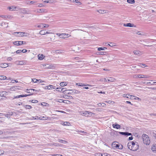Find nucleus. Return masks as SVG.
Here are the masks:
<instances>
[{"instance_id":"obj_32","label":"nucleus","mask_w":156,"mask_h":156,"mask_svg":"<svg viewBox=\"0 0 156 156\" xmlns=\"http://www.w3.org/2000/svg\"><path fill=\"white\" fill-rule=\"evenodd\" d=\"M48 117L47 116H41V120H47L48 119Z\"/></svg>"},{"instance_id":"obj_12","label":"nucleus","mask_w":156,"mask_h":156,"mask_svg":"<svg viewBox=\"0 0 156 156\" xmlns=\"http://www.w3.org/2000/svg\"><path fill=\"white\" fill-rule=\"evenodd\" d=\"M19 89L17 86L12 87H11L9 89L11 91H16Z\"/></svg>"},{"instance_id":"obj_4","label":"nucleus","mask_w":156,"mask_h":156,"mask_svg":"<svg viewBox=\"0 0 156 156\" xmlns=\"http://www.w3.org/2000/svg\"><path fill=\"white\" fill-rule=\"evenodd\" d=\"M60 38H65L68 37L70 36V35H69L68 34H59L57 33L56 34Z\"/></svg>"},{"instance_id":"obj_5","label":"nucleus","mask_w":156,"mask_h":156,"mask_svg":"<svg viewBox=\"0 0 156 156\" xmlns=\"http://www.w3.org/2000/svg\"><path fill=\"white\" fill-rule=\"evenodd\" d=\"M45 69H51L53 67L52 65L46 64L42 65Z\"/></svg>"},{"instance_id":"obj_41","label":"nucleus","mask_w":156,"mask_h":156,"mask_svg":"<svg viewBox=\"0 0 156 156\" xmlns=\"http://www.w3.org/2000/svg\"><path fill=\"white\" fill-rule=\"evenodd\" d=\"M53 145L56 146H61L62 145L61 144H59L58 143H54L53 144Z\"/></svg>"},{"instance_id":"obj_11","label":"nucleus","mask_w":156,"mask_h":156,"mask_svg":"<svg viewBox=\"0 0 156 156\" xmlns=\"http://www.w3.org/2000/svg\"><path fill=\"white\" fill-rule=\"evenodd\" d=\"M136 77H138L140 78H147L149 77V76H145L144 75H137L135 76Z\"/></svg>"},{"instance_id":"obj_29","label":"nucleus","mask_w":156,"mask_h":156,"mask_svg":"<svg viewBox=\"0 0 156 156\" xmlns=\"http://www.w3.org/2000/svg\"><path fill=\"white\" fill-rule=\"evenodd\" d=\"M7 92L6 91H1L0 92V95L1 96H3L5 95H6Z\"/></svg>"},{"instance_id":"obj_52","label":"nucleus","mask_w":156,"mask_h":156,"mask_svg":"<svg viewBox=\"0 0 156 156\" xmlns=\"http://www.w3.org/2000/svg\"><path fill=\"white\" fill-rule=\"evenodd\" d=\"M4 153V151L2 150H0V155H3Z\"/></svg>"},{"instance_id":"obj_17","label":"nucleus","mask_w":156,"mask_h":156,"mask_svg":"<svg viewBox=\"0 0 156 156\" xmlns=\"http://www.w3.org/2000/svg\"><path fill=\"white\" fill-rule=\"evenodd\" d=\"M70 91H72L73 94H79L80 93V91L77 90H69Z\"/></svg>"},{"instance_id":"obj_28","label":"nucleus","mask_w":156,"mask_h":156,"mask_svg":"<svg viewBox=\"0 0 156 156\" xmlns=\"http://www.w3.org/2000/svg\"><path fill=\"white\" fill-rule=\"evenodd\" d=\"M63 97L65 99H72L73 98V97L71 96L66 95H65Z\"/></svg>"},{"instance_id":"obj_20","label":"nucleus","mask_w":156,"mask_h":156,"mask_svg":"<svg viewBox=\"0 0 156 156\" xmlns=\"http://www.w3.org/2000/svg\"><path fill=\"white\" fill-rule=\"evenodd\" d=\"M151 150L153 152L156 153V144L152 145Z\"/></svg>"},{"instance_id":"obj_9","label":"nucleus","mask_w":156,"mask_h":156,"mask_svg":"<svg viewBox=\"0 0 156 156\" xmlns=\"http://www.w3.org/2000/svg\"><path fill=\"white\" fill-rule=\"evenodd\" d=\"M119 133L121 135L124 136H130L132 135V133H129L127 132H119Z\"/></svg>"},{"instance_id":"obj_50","label":"nucleus","mask_w":156,"mask_h":156,"mask_svg":"<svg viewBox=\"0 0 156 156\" xmlns=\"http://www.w3.org/2000/svg\"><path fill=\"white\" fill-rule=\"evenodd\" d=\"M37 81L38 80L35 78L32 79V81L34 83H36Z\"/></svg>"},{"instance_id":"obj_35","label":"nucleus","mask_w":156,"mask_h":156,"mask_svg":"<svg viewBox=\"0 0 156 156\" xmlns=\"http://www.w3.org/2000/svg\"><path fill=\"white\" fill-rule=\"evenodd\" d=\"M76 85L79 86H85V84L81 83H76Z\"/></svg>"},{"instance_id":"obj_49","label":"nucleus","mask_w":156,"mask_h":156,"mask_svg":"<svg viewBox=\"0 0 156 156\" xmlns=\"http://www.w3.org/2000/svg\"><path fill=\"white\" fill-rule=\"evenodd\" d=\"M120 125L118 124H116V126H115V128L117 129H120Z\"/></svg>"},{"instance_id":"obj_7","label":"nucleus","mask_w":156,"mask_h":156,"mask_svg":"<svg viewBox=\"0 0 156 156\" xmlns=\"http://www.w3.org/2000/svg\"><path fill=\"white\" fill-rule=\"evenodd\" d=\"M122 96L124 98L126 97L127 98H129L130 99H133V98L134 97V95L127 94H124L122 95Z\"/></svg>"},{"instance_id":"obj_44","label":"nucleus","mask_w":156,"mask_h":156,"mask_svg":"<svg viewBox=\"0 0 156 156\" xmlns=\"http://www.w3.org/2000/svg\"><path fill=\"white\" fill-rule=\"evenodd\" d=\"M34 120H36V119H37V120L40 119V120H41V116H35V117H34Z\"/></svg>"},{"instance_id":"obj_33","label":"nucleus","mask_w":156,"mask_h":156,"mask_svg":"<svg viewBox=\"0 0 156 156\" xmlns=\"http://www.w3.org/2000/svg\"><path fill=\"white\" fill-rule=\"evenodd\" d=\"M49 90H52L55 88V87L51 85H49L48 86Z\"/></svg>"},{"instance_id":"obj_42","label":"nucleus","mask_w":156,"mask_h":156,"mask_svg":"<svg viewBox=\"0 0 156 156\" xmlns=\"http://www.w3.org/2000/svg\"><path fill=\"white\" fill-rule=\"evenodd\" d=\"M30 102H31L32 103H37L38 102V101L36 100H32L31 101L30 100Z\"/></svg>"},{"instance_id":"obj_22","label":"nucleus","mask_w":156,"mask_h":156,"mask_svg":"<svg viewBox=\"0 0 156 156\" xmlns=\"http://www.w3.org/2000/svg\"><path fill=\"white\" fill-rule=\"evenodd\" d=\"M44 56L42 54H39L38 55V58L39 60H42L44 58Z\"/></svg>"},{"instance_id":"obj_30","label":"nucleus","mask_w":156,"mask_h":156,"mask_svg":"<svg viewBox=\"0 0 156 156\" xmlns=\"http://www.w3.org/2000/svg\"><path fill=\"white\" fill-rule=\"evenodd\" d=\"M0 25L2 26H3L4 25H6L5 27L6 28L8 26L7 24L6 23L3 22H2L1 23H0Z\"/></svg>"},{"instance_id":"obj_60","label":"nucleus","mask_w":156,"mask_h":156,"mask_svg":"<svg viewBox=\"0 0 156 156\" xmlns=\"http://www.w3.org/2000/svg\"><path fill=\"white\" fill-rule=\"evenodd\" d=\"M7 59L8 61H11L12 60V58L11 57H9L7 58Z\"/></svg>"},{"instance_id":"obj_25","label":"nucleus","mask_w":156,"mask_h":156,"mask_svg":"<svg viewBox=\"0 0 156 156\" xmlns=\"http://www.w3.org/2000/svg\"><path fill=\"white\" fill-rule=\"evenodd\" d=\"M8 65V64L6 63H4L0 64V67L1 68H6L8 66H7Z\"/></svg>"},{"instance_id":"obj_48","label":"nucleus","mask_w":156,"mask_h":156,"mask_svg":"<svg viewBox=\"0 0 156 156\" xmlns=\"http://www.w3.org/2000/svg\"><path fill=\"white\" fill-rule=\"evenodd\" d=\"M133 99L141 100V99L140 98L135 96H134V97H133Z\"/></svg>"},{"instance_id":"obj_62","label":"nucleus","mask_w":156,"mask_h":156,"mask_svg":"<svg viewBox=\"0 0 156 156\" xmlns=\"http://www.w3.org/2000/svg\"><path fill=\"white\" fill-rule=\"evenodd\" d=\"M21 51L23 53H25L27 51V50L25 49H23L21 50Z\"/></svg>"},{"instance_id":"obj_2","label":"nucleus","mask_w":156,"mask_h":156,"mask_svg":"<svg viewBox=\"0 0 156 156\" xmlns=\"http://www.w3.org/2000/svg\"><path fill=\"white\" fill-rule=\"evenodd\" d=\"M144 142L146 145H149L150 142V140L148 136L146 134H143L142 136Z\"/></svg>"},{"instance_id":"obj_26","label":"nucleus","mask_w":156,"mask_h":156,"mask_svg":"<svg viewBox=\"0 0 156 156\" xmlns=\"http://www.w3.org/2000/svg\"><path fill=\"white\" fill-rule=\"evenodd\" d=\"M126 27H135L136 26H135L133 24L131 23H129L126 24Z\"/></svg>"},{"instance_id":"obj_47","label":"nucleus","mask_w":156,"mask_h":156,"mask_svg":"<svg viewBox=\"0 0 156 156\" xmlns=\"http://www.w3.org/2000/svg\"><path fill=\"white\" fill-rule=\"evenodd\" d=\"M14 44L16 45H19V41H15L13 43Z\"/></svg>"},{"instance_id":"obj_3","label":"nucleus","mask_w":156,"mask_h":156,"mask_svg":"<svg viewBox=\"0 0 156 156\" xmlns=\"http://www.w3.org/2000/svg\"><path fill=\"white\" fill-rule=\"evenodd\" d=\"M80 115L82 116L89 117L92 115L94 113L88 111H83L80 112Z\"/></svg>"},{"instance_id":"obj_36","label":"nucleus","mask_w":156,"mask_h":156,"mask_svg":"<svg viewBox=\"0 0 156 156\" xmlns=\"http://www.w3.org/2000/svg\"><path fill=\"white\" fill-rule=\"evenodd\" d=\"M45 30H42L40 31V34L41 35H44L45 34Z\"/></svg>"},{"instance_id":"obj_16","label":"nucleus","mask_w":156,"mask_h":156,"mask_svg":"<svg viewBox=\"0 0 156 156\" xmlns=\"http://www.w3.org/2000/svg\"><path fill=\"white\" fill-rule=\"evenodd\" d=\"M133 53L136 55H141V52L139 51L135 50L133 51Z\"/></svg>"},{"instance_id":"obj_40","label":"nucleus","mask_w":156,"mask_h":156,"mask_svg":"<svg viewBox=\"0 0 156 156\" xmlns=\"http://www.w3.org/2000/svg\"><path fill=\"white\" fill-rule=\"evenodd\" d=\"M127 2L129 3L133 4L135 2L134 0H127Z\"/></svg>"},{"instance_id":"obj_19","label":"nucleus","mask_w":156,"mask_h":156,"mask_svg":"<svg viewBox=\"0 0 156 156\" xmlns=\"http://www.w3.org/2000/svg\"><path fill=\"white\" fill-rule=\"evenodd\" d=\"M108 82H112L115 81V79L112 77H108L107 78Z\"/></svg>"},{"instance_id":"obj_8","label":"nucleus","mask_w":156,"mask_h":156,"mask_svg":"<svg viewBox=\"0 0 156 156\" xmlns=\"http://www.w3.org/2000/svg\"><path fill=\"white\" fill-rule=\"evenodd\" d=\"M0 17L6 19H11L13 18L12 16L10 15H0Z\"/></svg>"},{"instance_id":"obj_46","label":"nucleus","mask_w":156,"mask_h":156,"mask_svg":"<svg viewBox=\"0 0 156 156\" xmlns=\"http://www.w3.org/2000/svg\"><path fill=\"white\" fill-rule=\"evenodd\" d=\"M44 25V24H41L40 25L37 26V27H38L39 28L40 27L41 29H43Z\"/></svg>"},{"instance_id":"obj_56","label":"nucleus","mask_w":156,"mask_h":156,"mask_svg":"<svg viewBox=\"0 0 156 156\" xmlns=\"http://www.w3.org/2000/svg\"><path fill=\"white\" fill-rule=\"evenodd\" d=\"M22 95H18V96H17L14 97V98H22Z\"/></svg>"},{"instance_id":"obj_51","label":"nucleus","mask_w":156,"mask_h":156,"mask_svg":"<svg viewBox=\"0 0 156 156\" xmlns=\"http://www.w3.org/2000/svg\"><path fill=\"white\" fill-rule=\"evenodd\" d=\"M103 80H104V81L105 82H108V80H107V78H104V79H101L100 80L101 81H103Z\"/></svg>"},{"instance_id":"obj_1","label":"nucleus","mask_w":156,"mask_h":156,"mask_svg":"<svg viewBox=\"0 0 156 156\" xmlns=\"http://www.w3.org/2000/svg\"><path fill=\"white\" fill-rule=\"evenodd\" d=\"M127 146L128 148L133 151H136L139 148V146L137 142L130 141L128 143Z\"/></svg>"},{"instance_id":"obj_21","label":"nucleus","mask_w":156,"mask_h":156,"mask_svg":"<svg viewBox=\"0 0 156 156\" xmlns=\"http://www.w3.org/2000/svg\"><path fill=\"white\" fill-rule=\"evenodd\" d=\"M37 2L34 1H27L26 2V3L28 5H30V4H34L35 3H36Z\"/></svg>"},{"instance_id":"obj_34","label":"nucleus","mask_w":156,"mask_h":156,"mask_svg":"<svg viewBox=\"0 0 156 156\" xmlns=\"http://www.w3.org/2000/svg\"><path fill=\"white\" fill-rule=\"evenodd\" d=\"M70 1L72 2H75L76 3L78 4L79 5H81V2L79 1V0H70Z\"/></svg>"},{"instance_id":"obj_45","label":"nucleus","mask_w":156,"mask_h":156,"mask_svg":"<svg viewBox=\"0 0 156 156\" xmlns=\"http://www.w3.org/2000/svg\"><path fill=\"white\" fill-rule=\"evenodd\" d=\"M63 89H64L63 88H62V87H59L57 88H56V90H57V91H60V90H58V89H61L60 90L61 91H62Z\"/></svg>"},{"instance_id":"obj_10","label":"nucleus","mask_w":156,"mask_h":156,"mask_svg":"<svg viewBox=\"0 0 156 156\" xmlns=\"http://www.w3.org/2000/svg\"><path fill=\"white\" fill-rule=\"evenodd\" d=\"M16 7H15V6L14 5H12L11 6L8 7V9L10 11H15L16 10Z\"/></svg>"},{"instance_id":"obj_53","label":"nucleus","mask_w":156,"mask_h":156,"mask_svg":"<svg viewBox=\"0 0 156 156\" xmlns=\"http://www.w3.org/2000/svg\"><path fill=\"white\" fill-rule=\"evenodd\" d=\"M35 90L33 89H29V92L27 91V92L28 93H30V92H32V91H34Z\"/></svg>"},{"instance_id":"obj_38","label":"nucleus","mask_w":156,"mask_h":156,"mask_svg":"<svg viewBox=\"0 0 156 156\" xmlns=\"http://www.w3.org/2000/svg\"><path fill=\"white\" fill-rule=\"evenodd\" d=\"M98 12L100 13L103 14L105 13L106 11L105 10H99L98 11Z\"/></svg>"},{"instance_id":"obj_6","label":"nucleus","mask_w":156,"mask_h":156,"mask_svg":"<svg viewBox=\"0 0 156 156\" xmlns=\"http://www.w3.org/2000/svg\"><path fill=\"white\" fill-rule=\"evenodd\" d=\"M23 32H15L13 33V35L18 36L24 37Z\"/></svg>"},{"instance_id":"obj_39","label":"nucleus","mask_w":156,"mask_h":156,"mask_svg":"<svg viewBox=\"0 0 156 156\" xmlns=\"http://www.w3.org/2000/svg\"><path fill=\"white\" fill-rule=\"evenodd\" d=\"M54 52L57 54L60 53L62 52V51L60 50H56Z\"/></svg>"},{"instance_id":"obj_57","label":"nucleus","mask_w":156,"mask_h":156,"mask_svg":"<svg viewBox=\"0 0 156 156\" xmlns=\"http://www.w3.org/2000/svg\"><path fill=\"white\" fill-rule=\"evenodd\" d=\"M80 133H83V134H87V132H84V131H81V130H80Z\"/></svg>"},{"instance_id":"obj_18","label":"nucleus","mask_w":156,"mask_h":156,"mask_svg":"<svg viewBox=\"0 0 156 156\" xmlns=\"http://www.w3.org/2000/svg\"><path fill=\"white\" fill-rule=\"evenodd\" d=\"M15 63L17 65H24V62L23 61H16L15 62Z\"/></svg>"},{"instance_id":"obj_54","label":"nucleus","mask_w":156,"mask_h":156,"mask_svg":"<svg viewBox=\"0 0 156 156\" xmlns=\"http://www.w3.org/2000/svg\"><path fill=\"white\" fill-rule=\"evenodd\" d=\"M57 101L59 102H63L64 101H65L62 99H58V101Z\"/></svg>"},{"instance_id":"obj_14","label":"nucleus","mask_w":156,"mask_h":156,"mask_svg":"<svg viewBox=\"0 0 156 156\" xmlns=\"http://www.w3.org/2000/svg\"><path fill=\"white\" fill-rule=\"evenodd\" d=\"M112 147L114 149L119 148V145L118 144H116L115 142H113L112 144Z\"/></svg>"},{"instance_id":"obj_27","label":"nucleus","mask_w":156,"mask_h":156,"mask_svg":"<svg viewBox=\"0 0 156 156\" xmlns=\"http://www.w3.org/2000/svg\"><path fill=\"white\" fill-rule=\"evenodd\" d=\"M58 141L61 143H62L63 144H66L67 143V142L66 140H62L60 139H58Z\"/></svg>"},{"instance_id":"obj_63","label":"nucleus","mask_w":156,"mask_h":156,"mask_svg":"<svg viewBox=\"0 0 156 156\" xmlns=\"http://www.w3.org/2000/svg\"><path fill=\"white\" fill-rule=\"evenodd\" d=\"M105 52L104 51H101L100 52H99V55H104V53H105Z\"/></svg>"},{"instance_id":"obj_55","label":"nucleus","mask_w":156,"mask_h":156,"mask_svg":"<svg viewBox=\"0 0 156 156\" xmlns=\"http://www.w3.org/2000/svg\"><path fill=\"white\" fill-rule=\"evenodd\" d=\"M23 33L24 34H23V35H24V36L26 37L28 36L29 35V34L27 33L23 32Z\"/></svg>"},{"instance_id":"obj_58","label":"nucleus","mask_w":156,"mask_h":156,"mask_svg":"<svg viewBox=\"0 0 156 156\" xmlns=\"http://www.w3.org/2000/svg\"><path fill=\"white\" fill-rule=\"evenodd\" d=\"M43 28L45 27H49V25L47 24H44Z\"/></svg>"},{"instance_id":"obj_13","label":"nucleus","mask_w":156,"mask_h":156,"mask_svg":"<svg viewBox=\"0 0 156 156\" xmlns=\"http://www.w3.org/2000/svg\"><path fill=\"white\" fill-rule=\"evenodd\" d=\"M13 114V112H9L7 114L4 115L7 118H10V116L12 115Z\"/></svg>"},{"instance_id":"obj_37","label":"nucleus","mask_w":156,"mask_h":156,"mask_svg":"<svg viewBox=\"0 0 156 156\" xmlns=\"http://www.w3.org/2000/svg\"><path fill=\"white\" fill-rule=\"evenodd\" d=\"M6 78V77L4 76H0V80H5Z\"/></svg>"},{"instance_id":"obj_43","label":"nucleus","mask_w":156,"mask_h":156,"mask_svg":"<svg viewBox=\"0 0 156 156\" xmlns=\"http://www.w3.org/2000/svg\"><path fill=\"white\" fill-rule=\"evenodd\" d=\"M24 106L27 108L29 109V108H32V107L30 105H25Z\"/></svg>"},{"instance_id":"obj_23","label":"nucleus","mask_w":156,"mask_h":156,"mask_svg":"<svg viewBox=\"0 0 156 156\" xmlns=\"http://www.w3.org/2000/svg\"><path fill=\"white\" fill-rule=\"evenodd\" d=\"M151 135L156 140V131H154L151 133Z\"/></svg>"},{"instance_id":"obj_59","label":"nucleus","mask_w":156,"mask_h":156,"mask_svg":"<svg viewBox=\"0 0 156 156\" xmlns=\"http://www.w3.org/2000/svg\"><path fill=\"white\" fill-rule=\"evenodd\" d=\"M21 52H22L21 50H18L16 51V53L17 54L20 53Z\"/></svg>"},{"instance_id":"obj_61","label":"nucleus","mask_w":156,"mask_h":156,"mask_svg":"<svg viewBox=\"0 0 156 156\" xmlns=\"http://www.w3.org/2000/svg\"><path fill=\"white\" fill-rule=\"evenodd\" d=\"M52 156H62V155H60V154H55L53 155H52Z\"/></svg>"},{"instance_id":"obj_31","label":"nucleus","mask_w":156,"mask_h":156,"mask_svg":"<svg viewBox=\"0 0 156 156\" xmlns=\"http://www.w3.org/2000/svg\"><path fill=\"white\" fill-rule=\"evenodd\" d=\"M61 124L64 126H69L70 123L69 122H62V123H61Z\"/></svg>"},{"instance_id":"obj_64","label":"nucleus","mask_w":156,"mask_h":156,"mask_svg":"<svg viewBox=\"0 0 156 156\" xmlns=\"http://www.w3.org/2000/svg\"><path fill=\"white\" fill-rule=\"evenodd\" d=\"M101 154V153H98L95 154V155L96 156H100Z\"/></svg>"},{"instance_id":"obj_24","label":"nucleus","mask_w":156,"mask_h":156,"mask_svg":"<svg viewBox=\"0 0 156 156\" xmlns=\"http://www.w3.org/2000/svg\"><path fill=\"white\" fill-rule=\"evenodd\" d=\"M68 83L67 82H63L60 83V85L62 87H64L67 85Z\"/></svg>"},{"instance_id":"obj_15","label":"nucleus","mask_w":156,"mask_h":156,"mask_svg":"<svg viewBox=\"0 0 156 156\" xmlns=\"http://www.w3.org/2000/svg\"><path fill=\"white\" fill-rule=\"evenodd\" d=\"M47 11L45 9H37V12L38 13H41L42 12H46Z\"/></svg>"}]
</instances>
